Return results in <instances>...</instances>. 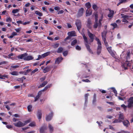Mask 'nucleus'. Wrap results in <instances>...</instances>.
Listing matches in <instances>:
<instances>
[{"mask_svg": "<svg viewBox=\"0 0 133 133\" xmlns=\"http://www.w3.org/2000/svg\"><path fill=\"white\" fill-rule=\"evenodd\" d=\"M88 35L89 36L91 40H88L87 37L85 36L84 33L82 35L83 38L84 40L85 44L87 50L90 53L91 52V50L90 49V45H91V33L89 30H88Z\"/></svg>", "mask_w": 133, "mask_h": 133, "instance_id": "1", "label": "nucleus"}, {"mask_svg": "<svg viewBox=\"0 0 133 133\" xmlns=\"http://www.w3.org/2000/svg\"><path fill=\"white\" fill-rule=\"evenodd\" d=\"M28 54L25 53L19 55V59H23L26 61H29L33 59L34 58L31 56H28Z\"/></svg>", "mask_w": 133, "mask_h": 133, "instance_id": "2", "label": "nucleus"}, {"mask_svg": "<svg viewBox=\"0 0 133 133\" xmlns=\"http://www.w3.org/2000/svg\"><path fill=\"white\" fill-rule=\"evenodd\" d=\"M96 41L97 42L98 46L97 49V53L98 55H99L101 52L102 50L101 43L99 40L98 38H96Z\"/></svg>", "mask_w": 133, "mask_h": 133, "instance_id": "3", "label": "nucleus"}, {"mask_svg": "<svg viewBox=\"0 0 133 133\" xmlns=\"http://www.w3.org/2000/svg\"><path fill=\"white\" fill-rule=\"evenodd\" d=\"M14 55V54L13 53H11L8 55V58L9 59H10L12 60H18L19 59V55L17 56H14V57H11V56H13Z\"/></svg>", "mask_w": 133, "mask_h": 133, "instance_id": "4", "label": "nucleus"}, {"mask_svg": "<svg viewBox=\"0 0 133 133\" xmlns=\"http://www.w3.org/2000/svg\"><path fill=\"white\" fill-rule=\"evenodd\" d=\"M84 12V9L83 8H80L78 11L77 16L78 17H79L82 16Z\"/></svg>", "mask_w": 133, "mask_h": 133, "instance_id": "5", "label": "nucleus"}, {"mask_svg": "<svg viewBox=\"0 0 133 133\" xmlns=\"http://www.w3.org/2000/svg\"><path fill=\"white\" fill-rule=\"evenodd\" d=\"M75 24L78 30L79 31L82 26L81 22V21L79 20H77L75 23Z\"/></svg>", "mask_w": 133, "mask_h": 133, "instance_id": "6", "label": "nucleus"}, {"mask_svg": "<svg viewBox=\"0 0 133 133\" xmlns=\"http://www.w3.org/2000/svg\"><path fill=\"white\" fill-rule=\"evenodd\" d=\"M128 107L130 108L133 107V97H130L128 101Z\"/></svg>", "mask_w": 133, "mask_h": 133, "instance_id": "7", "label": "nucleus"}, {"mask_svg": "<svg viewBox=\"0 0 133 133\" xmlns=\"http://www.w3.org/2000/svg\"><path fill=\"white\" fill-rule=\"evenodd\" d=\"M53 113L52 112L50 114L48 115H47L46 116V120L47 121H49L51 120L53 116Z\"/></svg>", "mask_w": 133, "mask_h": 133, "instance_id": "8", "label": "nucleus"}, {"mask_svg": "<svg viewBox=\"0 0 133 133\" xmlns=\"http://www.w3.org/2000/svg\"><path fill=\"white\" fill-rule=\"evenodd\" d=\"M13 124L16 127H23V123L21 121H18L17 123H14Z\"/></svg>", "mask_w": 133, "mask_h": 133, "instance_id": "9", "label": "nucleus"}, {"mask_svg": "<svg viewBox=\"0 0 133 133\" xmlns=\"http://www.w3.org/2000/svg\"><path fill=\"white\" fill-rule=\"evenodd\" d=\"M63 58L61 57H58L56 58V59L55 62V64H59V63L61 62L62 60H63Z\"/></svg>", "mask_w": 133, "mask_h": 133, "instance_id": "10", "label": "nucleus"}, {"mask_svg": "<svg viewBox=\"0 0 133 133\" xmlns=\"http://www.w3.org/2000/svg\"><path fill=\"white\" fill-rule=\"evenodd\" d=\"M47 128L46 126L44 125L42 126L40 129V133H44V131L46 130Z\"/></svg>", "mask_w": 133, "mask_h": 133, "instance_id": "11", "label": "nucleus"}, {"mask_svg": "<svg viewBox=\"0 0 133 133\" xmlns=\"http://www.w3.org/2000/svg\"><path fill=\"white\" fill-rule=\"evenodd\" d=\"M42 110H39L37 111V116L39 119H40L42 117Z\"/></svg>", "mask_w": 133, "mask_h": 133, "instance_id": "12", "label": "nucleus"}, {"mask_svg": "<svg viewBox=\"0 0 133 133\" xmlns=\"http://www.w3.org/2000/svg\"><path fill=\"white\" fill-rule=\"evenodd\" d=\"M92 16L93 17H94L95 21H98V12L97 11H95Z\"/></svg>", "mask_w": 133, "mask_h": 133, "instance_id": "13", "label": "nucleus"}, {"mask_svg": "<svg viewBox=\"0 0 133 133\" xmlns=\"http://www.w3.org/2000/svg\"><path fill=\"white\" fill-rule=\"evenodd\" d=\"M91 15V9H87L86 10L85 12L86 16H88Z\"/></svg>", "mask_w": 133, "mask_h": 133, "instance_id": "14", "label": "nucleus"}, {"mask_svg": "<svg viewBox=\"0 0 133 133\" xmlns=\"http://www.w3.org/2000/svg\"><path fill=\"white\" fill-rule=\"evenodd\" d=\"M87 26V27L89 29H91V21L90 18H89L88 20Z\"/></svg>", "mask_w": 133, "mask_h": 133, "instance_id": "15", "label": "nucleus"}, {"mask_svg": "<svg viewBox=\"0 0 133 133\" xmlns=\"http://www.w3.org/2000/svg\"><path fill=\"white\" fill-rule=\"evenodd\" d=\"M8 79L9 78V76L8 75L4 74L3 75H2L0 74V79Z\"/></svg>", "mask_w": 133, "mask_h": 133, "instance_id": "16", "label": "nucleus"}, {"mask_svg": "<svg viewBox=\"0 0 133 133\" xmlns=\"http://www.w3.org/2000/svg\"><path fill=\"white\" fill-rule=\"evenodd\" d=\"M107 47V49L108 50V51L111 54V55L113 56L114 55V54L113 52L112 51V50L111 49L112 48L111 47Z\"/></svg>", "mask_w": 133, "mask_h": 133, "instance_id": "17", "label": "nucleus"}, {"mask_svg": "<svg viewBox=\"0 0 133 133\" xmlns=\"http://www.w3.org/2000/svg\"><path fill=\"white\" fill-rule=\"evenodd\" d=\"M107 32V30H105L103 31L102 33V38H106V35Z\"/></svg>", "mask_w": 133, "mask_h": 133, "instance_id": "18", "label": "nucleus"}, {"mask_svg": "<svg viewBox=\"0 0 133 133\" xmlns=\"http://www.w3.org/2000/svg\"><path fill=\"white\" fill-rule=\"evenodd\" d=\"M69 36H74L76 35V33L75 31H71L70 32H69L68 34Z\"/></svg>", "mask_w": 133, "mask_h": 133, "instance_id": "19", "label": "nucleus"}, {"mask_svg": "<svg viewBox=\"0 0 133 133\" xmlns=\"http://www.w3.org/2000/svg\"><path fill=\"white\" fill-rule=\"evenodd\" d=\"M118 119L119 121H121L122 122L124 120V117L123 114H119Z\"/></svg>", "mask_w": 133, "mask_h": 133, "instance_id": "20", "label": "nucleus"}, {"mask_svg": "<svg viewBox=\"0 0 133 133\" xmlns=\"http://www.w3.org/2000/svg\"><path fill=\"white\" fill-rule=\"evenodd\" d=\"M126 62H127V63H124L123 65V67H124V68L125 70L127 69V68L125 67V66H130L131 65V64L128 62V61L127 60H126Z\"/></svg>", "mask_w": 133, "mask_h": 133, "instance_id": "21", "label": "nucleus"}, {"mask_svg": "<svg viewBox=\"0 0 133 133\" xmlns=\"http://www.w3.org/2000/svg\"><path fill=\"white\" fill-rule=\"evenodd\" d=\"M109 13L108 15L109 17L112 18L113 17L114 14V11L112 10H109Z\"/></svg>", "mask_w": 133, "mask_h": 133, "instance_id": "22", "label": "nucleus"}, {"mask_svg": "<svg viewBox=\"0 0 133 133\" xmlns=\"http://www.w3.org/2000/svg\"><path fill=\"white\" fill-rule=\"evenodd\" d=\"M50 70V68L49 67H46L43 70V72L45 73L49 72Z\"/></svg>", "mask_w": 133, "mask_h": 133, "instance_id": "23", "label": "nucleus"}, {"mask_svg": "<svg viewBox=\"0 0 133 133\" xmlns=\"http://www.w3.org/2000/svg\"><path fill=\"white\" fill-rule=\"evenodd\" d=\"M124 121H122L124 125L126 127H128V124H129V121L127 120H123Z\"/></svg>", "mask_w": 133, "mask_h": 133, "instance_id": "24", "label": "nucleus"}, {"mask_svg": "<svg viewBox=\"0 0 133 133\" xmlns=\"http://www.w3.org/2000/svg\"><path fill=\"white\" fill-rule=\"evenodd\" d=\"M92 7L93 9L95 11H97L99 8L98 7V6L97 4H94L92 5Z\"/></svg>", "mask_w": 133, "mask_h": 133, "instance_id": "25", "label": "nucleus"}, {"mask_svg": "<svg viewBox=\"0 0 133 133\" xmlns=\"http://www.w3.org/2000/svg\"><path fill=\"white\" fill-rule=\"evenodd\" d=\"M47 83V82L45 81L43 82V83L39 85L38 87V88H40L44 87Z\"/></svg>", "mask_w": 133, "mask_h": 133, "instance_id": "26", "label": "nucleus"}, {"mask_svg": "<svg viewBox=\"0 0 133 133\" xmlns=\"http://www.w3.org/2000/svg\"><path fill=\"white\" fill-rule=\"evenodd\" d=\"M85 5L88 9H90L91 6V4L89 2L86 3L85 4Z\"/></svg>", "mask_w": 133, "mask_h": 133, "instance_id": "27", "label": "nucleus"}, {"mask_svg": "<svg viewBox=\"0 0 133 133\" xmlns=\"http://www.w3.org/2000/svg\"><path fill=\"white\" fill-rule=\"evenodd\" d=\"M63 48L61 47H60L58 49L57 52L58 53H62L63 52Z\"/></svg>", "mask_w": 133, "mask_h": 133, "instance_id": "28", "label": "nucleus"}, {"mask_svg": "<svg viewBox=\"0 0 133 133\" xmlns=\"http://www.w3.org/2000/svg\"><path fill=\"white\" fill-rule=\"evenodd\" d=\"M50 52H48L42 54V56L43 58H44L48 56L50 54Z\"/></svg>", "mask_w": 133, "mask_h": 133, "instance_id": "29", "label": "nucleus"}, {"mask_svg": "<svg viewBox=\"0 0 133 133\" xmlns=\"http://www.w3.org/2000/svg\"><path fill=\"white\" fill-rule=\"evenodd\" d=\"M48 128L49 129L50 131L51 132H52L54 130V128L50 124L48 125Z\"/></svg>", "mask_w": 133, "mask_h": 133, "instance_id": "30", "label": "nucleus"}, {"mask_svg": "<svg viewBox=\"0 0 133 133\" xmlns=\"http://www.w3.org/2000/svg\"><path fill=\"white\" fill-rule=\"evenodd\" d=\"M96 96L95 94H94L93 97V103L95 104L96 101Z\"/></svg>", "mask_w": 133, "mask_h": 133, "instance_id": "31", "label": "nucleus"}, {"mask_svg": "<svg viewBox=\"0 0 133 133\" xmlns=\"http://www.w3.org/2000/svg\"><path fill=\"white\" fill-rule=\"evenodd\" d=\"M77 41L76 39L73 40L71 43V45L72 46H74L77 43Z\"/></svg>", "mask_w": 133, "mask_h": 133, "instance_id": "32", "label": "nucleus"}, {"mask_svg": "<svg viewBox=\"0 0 133 133\" xmlns=\"http://www.w3.org/2000/svg\"><path fill=\"white\" fill-rule=\"evenodd\" d=\"M32 106L31 105H30L28 106L27 108L28 111L29 112H31L32 111Z\"/></svg>", "mask_w": 133, "mask_h": 133, "instance_id": "33", "label": "nucleus"}, {"mask_svg": "<svg viewBox=\"0 0 133 133\" xmlns=\"http://www.w3.org/2000/svg\"><path fill=\"white\" fill-rule=\"evenodd\" d=\"M95 24L93 26V28H94L96 29L98 26H99L98 23V21H95Z\"/></svg>", "mask_w": 133, "mask_h": 133, "instance_id": "34", "label": "nucleus"}, {"mask_svg": "<svg viewBox=\"0 0 133 133\" xmlns=\"http://www.w3.org/2000/svg\"><path fill=\"white\" fill-rule=\"evenodd\" d=\"M102 40L104 42V44L106 47H107L108 46V42H107L106 38H102Z\"/></svg>", "mask_w": 133, "mask_h": 133, "instance_id": "35", "label": "nucleus"}, {"mask_svg": "<svg viewBox=\"0 0 133 133\" xmlns=\"http://www.w3.org/2000/svg\"><path fill=\"white\" fill-rule=\"evenodd\" d=\"M35 14L40 16H42L43 15V14L42 13L40 12L37 11H35Z\"/></svg>", "mask_w": 133, "mask_h": 133, "instance_id": "36", "label": "nucleus"}, {"mask_svg": "<svg viewBox=\"0 0 133 133\" xmlns=\"http://www.w3.org/2000/svg\"><path fill=\"white\" fill-rule=\"evenodd\" d=\"M51 86V85H47L44 87V89L42 90V91L43 92H44V91L46 90L48 88H50Z\"/></svg>", "mask_w": 133, "mask_h": 133, "instance_id": "37", "label": "nucleus"}, {"mask_svg": "<svg viewBox=\"0 0 133 133\" xmlns=\"http://www.w3.org/2000/svg\"><path fill=\"white\" fill-rule=\"evenodd\" d=\"M32 70L31 69H28L24 71V75H26L28 73L32 71Z\"/></svg>", "mask_w": 133, "mask_h": 133, "instance_id": "38", "label": "nucleus"}, {"mask_svg": "<svg viewBox=\"0 0 133 133\" xmlns=\"http://www.w3.org/2000/svg\"><path fill=\"white\" fill-rule=\"evenodd\" d=\"M111 25L113 26V29L115 28H118V26L117 24L115 23H113L111 24Z\"/></svg>", "mask_w": 133, "mask_h": 133, "instance_id": "39", "label": "nucleus"}, {"mask_svg": "<svg viewBox=\"0 0 133 133\" xmlns=\"http://www.w3.org/2000/svg\"><path fill=\"white\" fill-rule=\"evenodd\" d=\"M59 45V43H56L52 45L53 47L54 48L56 49L57 48Z\"/></svg>", "mask_w": 133, "mask_h": 133, "instance_id": "40", "label": "nucleus"}, {"mask_svg": "<svg viewBox=\"0 0 133 133\" xmlns=\"http://www.w3.org/2000/svg\"><path fill=\"white\" fill-rule=\"evenodd\" d=\"M30 122V120H28L24 121V123H23V126L26 125L28 123H29Z\"/></svg>", "mask_w": 133, "mask_h": 133, "instance_id": "41", "label": "nucleus"}, {"mask_svg": "<svg viewBox=\"0 0 133 133\" xmlns=\"http://www.w3.org/2000/svg\"><path fill=\"white\" fill-rule=\"evenodd\" d=\"M130 57V51L127 53V56L126 57V60H128V58H129Z\"/></svg>", "mask_w": 133, "mask_h": 133, "instance_id": "42", "label": "nucleus"}, {"mask_svg": "<svg viewBox=\"0 0 133 133\" xmlns=\"http://www.w3.org/2000/svg\"><path fill=\"white\" fill-rule=\"evenodd\" d=\"M38 69L37 68H36L34 70H33V71H32L31 73V75H32L35 72H37L38 71Z\"/></svg>", "mask_w": 133, "mask_h": 133, "instance_id": "43", "label": "nucleus"}, {"mask_svg": "<svg viewBox=\"0 0 133 133\" xmlns=\"http://www.w3.org/2000/svg\"><path fill=\"white\" fill-rule=\"evenodd\" d=\"M19 11V10L17 9H13L12 11V13L13 14H15Z\"/></svg>", "mask_w": 133, "mask_h": 133, "instance_id": "44", "label": "nucleus"}, {"mask_svg": "<svg viewBox=\"0 0 133 133\" xmlns=\"http://www.w3.org/2000/svg\"><path fill=\"white\" fill-rule=\"evenodd\" d=\"M89 95V94H86L85 95V102H86L88 99V97Z\"/></svg>", "mask_w": 133, "mask_h": 133, "instance_id": "45", "label": "nucleus"}, {"mask_svg": "<svg viewBox=\"0 0 133 133\" xmlns=\"http://www.w3.org/2000/svg\"><path fill=\"white\" fill-rule=\"evenodd\" d=\"M11 74L13 75H18L17 72L16 71H14L12 72Z\"/></svg>", "mask_w": 133, "mask_h": 133, "instance_id": "46", "label": "nucleus"}, {"mask_svg": "<svg viewBox=\"0 0 133 133\" xmlns=\"http://www.w3.org/2000/svg\"><path fill=\"white\" fill-rule=\"evenodd\" d=\"M68 54V51H65L63 52V56H66Z\"/></svg>", "mask_w": 133, "mask_h": 133, "instance_id": "47", "label": "nucleus"}, {"mask_svg": "<svg viewBox=\"0 0 133 133\" xmlns=\"http://www.w3.org/2000/svg\"><path fill=\"white\" fill-rule=\"evenodd\" d=\"M122 122V121H119V119H115L114 120V121H113L112 122L113 123H118V122Z\"/></svg>", "mask_w": 133, "mask_h": 133, "instance_id": "48", "label": "nucleus"}, {"mask_svg": "<svg viewBox=\"0 0 133 133\" xmlns=\"http://www.w3.org/2000/svg\"><path fill=\"white\" fill-rule=\"evenodd\" d=\"M6 21L7 22H11L12 21V19L10 17L7 18L6 19Z\"/></svg>", "mask_w": 133, "mask_h": 133, "instance_id": "49", "label": "nucleus"}, {"mask_svg": "<svg viewBox=\"0 0 133 133\" xmlns=\"http://www.w3.org/2000/svg\"><path fill=\"white\" fill-rule=\"evenodd\" d=\"M76 49L77 50H81V48L80 46L77 45L76 46Z\"/></svg>", "mask_w": 133, "mask_h": 133, "instance_id": "50", "label": "nucleus"}, {"mask_svg": "<svg viewBox=\"0 0 133 133\" xmlns=\"http://www.w3.org/2000/svg\"><path fill=\"white\" fill-rule=\"evenodd\" d=\"M40 96L39 95H37L36 97H34L35 98V100L34 101H36L39 98Z\"/></svg>", "mask_w": 133, "mask_h": 133, "instance_id": "51", "label": "nucleus"}, {"mask_svg": "<svg viewBox=\"0 0 133 133\" xmlns=\"http://www.w3.org/2000/svg\"><path fill=\"white\" fill-rule=\"evenodd\" d=\"M29 125L31 127H34L35 125V123L34 122H32L30 123Z\"/></svg>", "mask_w": 133, "mask_h": 133, "instance_id": "52", "label": "nucleus"}, {"mask_svg": "<svg viewBox=\"0 0 133 133\" xmlns=\"http://www.w3.org/2000/svg\"><path fill=\"white\" fill-rule=\"evenodd\" d=\"M82 81L83 82H90V81H89L88 79H82Z\"/></svg>", "mask_w": 133, "mask_h": 133, "instance_id": "53", "label": "nucleus"}, {"mask_svg": "<svg viewBox=\"0 0 133 133\" xmlns=\"http://www.w3.org/2000/svg\"><path fill=\"white\" fill-rule=\"evenodd\" d=\"M11 67L12 68L16 69L18 68L19 67V66L18 65H12L11 66Z\"/></svg>", "mask_w": 133, "mask_h": 133, "instance_id": "54", "label": "nucleus"}, {"mask_svg": "<svg viewBox=\"0 0 133 133\" xmlns=\"http://www.w3.org/2000/svg\"><path fill=\"white\" fill-rule=\"evenodd\" d=\"M15 31L17 32H19L21 30L20 28H19L17 29H15Z\"/></svg>", "mask_w": 133, "mask_h": 133, "instance_id": "55", "label": "nucleus"}, {"mask_svg": "<svg viewBox=\"0 0 133 133\" xmlns=\"http://www.w3.org/2000/svg\"><path fill=\"white\" fill-rule=\"evenodd\" d=\"M102 20L101 19H100L99 21V23H98V24L99 25V27H101V25L102 24L101 23V21Z\"/></svg>", "mask_w": 133, "mask_h": 133, "instance_id": "56", "label": "nucleus"}, {"mask_svg": "<svg viewBox=\"0 0 133 133\" xmlns=\"http://www.w3.org/2000/svg\"><path fill=\"white\" fill-rule=\"evenodd\" d=\"M43 57L42 56V55H38V58L36 59L37 60H39L41 58H43Z\"/></svg>", "mask_w": 133, "mask_h": 133, "instance_id": "57", "label": "nucleus"}, {"mask_svg": "<svg viewBox=\"0 0 133 133\" xmlns=\"http://www.w3.org/2000/svg\"><path fill=\"white\" fill-rule=\"evenodd\" d=\"M17 81L19 82H20L21 83H23V79L21 78H18L17 79Z\"/></svg>", "mask_w": 133, "mask_h": 133, "instance_id": "58", "label": "nucleus"}, {"mask_svg": "<svg viewBox=\"0 0 133 133\" xmlns=\"http://www.w3.org/2000/svg\"><path fill=\"white\" fill-rule=\"evenodd\" d=\"M24 41H26V42H32V39H25L24 40Z\"/></svg>", "mask_w": 133, "mask_h": 133, "instance_id": "59", "label": "nucleus"}, {"mask_svg": "<svg viewBox=\"0 0 133 133\" xmlns=\"http://www.w3.org/2000/svg\"><path fill=\"white\" fill-rule=\"evenodd\" d=\"M70 38H71L70 36H68L66 38H65L64 39V41H66L68 39H70Z\"/></svg>", "mask_w": 133, "mask_h": 133, "instance_id": "60", "label": "nucleus"}, {"mask_svg": "<svg viewBox=\"0 0 133 133\" xmlns=\"http://www.w3.org/2000/svg\"><path fill=\"white\" fill-rule=\"evenodd\" d=\"M6 127L7 128L9 129L12 128V126L11 125H7Z\"/></svg>", "mask_w": 133, "mask_h": 133, "instance_id": "61", "label": "nucleus"}, {"mask_svg": "<svg viewBox=\"0 0 133 133\" xmlns=\"http://www.w3.org/2000/svg\"><path fill=\"white\" fill-rule=\"evenodd\" d=\"M64 12V11L63 10H61L59 11L58 12V14H61L63 13Z\"/></svg>", "mask_w": 133, "mask_h": 133, "instance_id": "62", "label": "nucleus"}, {"mask_svg": "<svg viewBox=\"0 0 133 133\" xmlns=\"http://www.w3.org/2000/svg\"><path fill=\"white\" fill-rule=\"evenodd\" d=\"M30 5V4L29 3H28L24 5L25 7H27L29 6Z\"/></svg>", "mask_w": 133, "mask_h": 133, "instance_id": "63", "label": "nucleus"}, {"mask_svg": "<svg viewBox=\"0 0 133 133\" xmlns=\"http://www.w3.org/2000/svg\"><path fill=\"white\" fill-rule=\"evenodd\" d=\"M54 8L56 10H59L60 9L59 8L58 6H55Z\"/></svg>", "mask_w": 133, "mask_h": 133, "instance_id": "64", "label": "nucleus"}]
</instances>
